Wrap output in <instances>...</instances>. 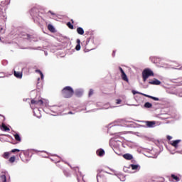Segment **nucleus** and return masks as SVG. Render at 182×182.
<instances>
[{
    "label": "nucleus",
    "mask_w": 182,
    "mask_h": 182,
    "mask_svg": "<svg viewBox=\"0 0 182 182\" xmlns=\"http://www.w3.org/2000/svg\"><path fill=\"white\" fill-rule=\"evenodd\" d=\"M97 182H112L109 173L104 171L103 170L98 169L97 175Z\"/></svg>",
    "instance_id": "obj_1"
},
{
    "label": "nucleus",
    "mask_w": 182,
    "mask_h": 182,
    "mask_svg": "<svg viewBox=\"0 0 182 182\" xmlns=\"http://www.w3.org/2000/svg\"><path fill=\"white\" fill-rule=\"evenodd\" d=\"M61 95L64 99H70L75 95V91L72 87L66 86L61 90Z\"/></svg>",
    "instance_id": "obj_2"
},
{
    "label": "nucleus",
    "mask_w": 182,
    "mask_h": 182,
    "mask_svg": "<svg viewBox=\"0 0 182 182\" xmlns=\"http://www.w3.org/2000/svg\"><path fill=\"white\" fill-rule=\"evenodd\" d=\"M150 76H154V73L150 70V68L144 69L142 72V79L144 82H146Z\"/></svg>",
    "instance_id": "obj_3"
},
{
    "label": "nucleus",
    "mask_w": 182,
    "mask_h": 182,
    "mask_svg": "<svg viewBox=\"0 0 182 182\" xmlns=\"http://www.w3.org/2000/svg\"><path fill=\"white\" fill-rule=\"evenodd\" d=\"M19 157L24 163H26V161H29V156L28 155V152L20 153Z\"/></svg>",
    "instance_id": "obj_4"
},
{
    "label": "nucleus",
    "mask_w": 182,
    "mask_h": 182,
    "mask_svg": "<svg viewBox=\"0 0 182 182\" xmlns=\"http://www.w3.org/2000/svg\"><path fill=\"white\" fill-rule=\"evenodd\" d=\"M119 69L122 73L121 77L122 80H124V82H129V78L127 77L126 73H124V70H123V68H122V67H119Z\"/></svg>",
    "instance_id": "obj_5"
},
{
    "label": "nucleus",
    "mask_w": 182,
    "mask_h": 182,
    "mask_svg": "<svg viewBox=\"0 0 182 182\" xmlns=\"http://www.w3.org/2000/svg\"><path fill=\"white\" fill-rule=\"evenodd\" d=\"M31 105H34V106H43V101L42 100H31Z\"/></svg>",
    "instance_id": "obj_6"
},
{
    "label": "nucleus",
    "mask_w": 182,
    "mask_h": 182,
    "mask_svg": "<svg viewBox=\"0 0 182 182\" xmlns=\"http://www.w3.org/2000/svg\"><path fill=\"white\" fill-rule=\"evenodd\" d=\"M149 85H156L159 86V85H161V82L156 78H154L153 80H149Z\"/></svg>",
    "instance_id": "obj_7"
},
{
    "label": "nucleus",
    "mask_w": 182,
    "mask_h": 182,
    "mask_svg": "<svg viewBox=\"0 0 182 182\" xmlns=\"http://www.w3.org/2000/svg\"><path fill=\"white\" fill-rule=\"evenodd\" d=\"M14 75L17 79H22V71H14Z\"/></svg>",
    "instance_id": "obj_8"
},
{
    "label": "nucleus",
    "mask_w": 182,
    "mask_h": 182,
    "mask_svg": "<svg viewBox=\"0 0 182 182\" xmlns=\"http://www.w3.org/2000/svg\"><path fill=\"white\" fill-rule=\"evenodd\" d=\"M146 124L147 127H154V126L156 125V122L147 121V122H146Z\"/></svg>",
    "instance_id": "obj_9"
},
{
    "label": "nucleus",
    "mask_w": 182,
    "mask_h": 182,
    "mask_svg": "<svg viewBox=\"0 0 182 182\" xmlns=\"http://www.w3.org/2000/svg\"><path fill=\"white\" fill-rule=\"evenodd\" d=\"M96 153L97 155L100 157H103V156H105V150H103L102 149H98Z\"/></svg>",
    "instance_id": "obj_10"
},
{
    "label": "nucleus",
    "mask_w": 182,
    "mask_h": 182,
    "mask_svg": "<svg viewBox=\"0 0 182 182\" xmlns=\"http://www.w3.org/2000/svg\"><path fill=\"white\" fill-rule=\"evenodd\" d=\"M75 96H77V97H80L83 95V90H76L75 92Z\"/></svg>",
    "instance_id": "obj_11"
},
{
    "label": "nucleus",
    "mask_w": 182,
    "mask_h": 182,
    "mask_svg": "<svg viewBox=\"0 0 182 182\" xmlns=\"http://www.w3.org/2000/svg\"><path fill=\"white\" fill-rule=\"evenodd\" d=\"M123 157L125 160H133V155L130 154H125L123 155Z\"/></svg>",
    "instance_id": "obj_12"
},
{
    "label": "nucleus",
    "mask_w": 182,
    "mask_h": 182,
    "mask_svg": "<svg viewBox=\"0 0 182 182\" xmlns=\"http://www.w3.org/2000/svg\"><path fill=\"white\" fill-rule=\"evenodd\" d=\"M14 136L16 141H18V143H21L22 141V139H21V136H19L18 134H15Z\"/></svg>",
    "instance_id": "obj_13"
},
{
    "label": "nucleus",
    "mask_w": 182,
    "mask_h": 182,
    "mask_svg": "<svg viewBox=\"0 0 182 182\" xmlns=\"http://www.w3.org/2000/svg\"><path fill=\"white\" fill-rule=\"evenodd\" d=\"M180 141H181V140L180 139L175 140V141H173V142L171 144V146H173V147H178V143H180Z\"/></svg>",
    "instance_id": "obj_14"
},
{
    "label": "nucleus",
    "mask_w": 182,
    "mask_h": 182,
    "mask_svg": "<svg viewBox=\"0 0 182 182\" xmlns=\"http://www.w3.org/2000/svg\"><path fill=\"white\" fill-rule=\"evenodd\" d=\"M9 156H11V152H4L2 155V158L8 160V159H9Z\"/></svg>",
    "instance_id": "obj_15"
},
{
    "label": "nucleus",
    "mask_w": 182,
    "mask_h": 182,
    "mask_svg": "<svg viewBox=\"0 0 182 182\" xmlns=\"http://www.w3.org/2000/svg\"><path fill=\"white\" fill-rule=\"evenodd\" d=\"M77 32L78 35H83L85 33V31L82 28V27H78L77 28Z\"/></svg>",
    "instance_id": "obj_16"
},
{
    "label": "nucleus",
    "mask_w": 182,
    "mask_h": 182,
    "mask_svg": "<svg viewBox=\"0 0 182 182\" xmlns=\"http://www.w3.org/2000/svg\"><path fill=\"white\" fill-rule=\"evenodd\" d=\"M144 107H145V109H151V107H153V105L150 102H146Z\"/></svg>",
    "instance_id": "obj_17"
},
{
    "label": "nucleus",
    "mask_w": 182,
    "mask_h": 182,
    "mask_svg": "<svg viewBox=\"0 0 182 182\" xmlns=\"http://www.w3.org/2000/svg\"><path fill=\"white\" fill-rule=\"evenodd\" d=\"M171 178H173V180H175V181H180V178H178V176H177L174 174H171Z\"/></svg>",
    "instance_id": "obj_18"
},
{
    "label": "nucleus",
    "mask_w": 182,
    "mask_h": 182,
    "mask_svg": "<svg viewBox=\"0 0 182 182\" xmlns=\"http://www.w3.org/2000/svg\"><path fill=\"white\" fill-rule=\"evenodd\" d=\"M1 127L3 129V130H4V132H9V128L8 127H6V125H5L4 124H2Z\"/></svg>",
    "instance_id": "obj_19"
},
{
    "label": "nucleus",
    "mask_w": 182,
    "mask_h": 182,
    "mask_svg": "<svg viewBox=\"0 0 182 182\" xmlns=\"http://www.w3.org/2000/svg\"><path fill=\"white\" fill-rule=\"evenodd\" d=\"M48 31H50V32H53V31H55V28L53 27V26L49 24L48 26Z\"/></svg>",
    "instance_id": "obj_20"
},
{
    "label": "nucleus",
    "mask_w": 182,
    "mask_h": 182,
    "mask_svg": "<svg viewBox=\"0 0 182 182\" xmlns=\"http://www.w3.org/2000/svg\"><path fill=\"white\" fill-rule=\"evenodd\" d=\"M1 182H6V176H5V175H1Z\"/></svg>",
    "instance_id": "obj_21"
},
{
    "label": "nucleus",
    "mask_w": 182,
    "mask_h": 182,
    "mask_svg": "<svg viewBox=\"0 0 182 182\" xmlns=\"http://www.w3.org/2000/svg\"><path fill=\"white\" fill-rule=\"evenodd\" d=\"M36 73H39L41 75V79H43V73L42 71H41V70H36Z\"/></svg>",
    "instance_id": "obj_22"
},
{
    "label": "nucleus",
    "mask_w": 182,
    "mask_h": 182,
    "mask_svg": "<svg viewBox=\"0 0 182 182\" xmlns=\"http://www.w3.org/2000/svg\"><path fill=\"white\" fill-rule=\"evenodd\" d=\"M15 160H16L15 156H14L9 158V163H15Z\"/></svg>",
    "instance_id": "obj_23"
},
{
    "label": "nucleus",
    "mask_w": 182,
    "mask_h": 182,
    "mask_svg": "<svg viewBox=\"0 0 182 182\" xmlns=\"http://www.w3.org/2000/svg\"><path fill=\"white\" fill-rule=\"evenodd\" d=\"M131 167L132 170H137V168H139V165L132 164Z\"/></svg>",
    "instance_id": "obj_24"
},
{
    "label": "nucleus",
    "mask_w": 182,
    "mask_h": 182,
    "mask_svg": "<svg viewBox=\"0 0 182 182\" xmlns=\"http://www.w3.org/2000/svg\"><path fill=\"white\" fill-rule=\"evenodd\" d=\"M67 26H68L70 29H73V26L72 23H70V22H68V23H67Z\"/></svg>",
    "instance_id": "obj_25"
},
{
    "label": "nucleus",
    "mask_w": 182,
    "mask_h": 182,
    "mask_svg": "<svg viewBox=\"0 0 182 182\" xmlns=\"http://www.w3.org/2000/svg\"><path fill=\"white\" fill-rule=\"evenodd\" d=\"M149 97H150V99H152V100H155L156 102H159L160 100V99L159 97H153V96H151Z\"/></svg>",
    "instance_id": "obj_26"
},
{
    "label": "nucleus",
    "mask_w": 182,
    "mask_h": 182,
    "mask_svg": "<svg viewBox=\"0 0 182 182\" xmlns=\"http://www.w3.org/2000/svg\"><path fill=\"white\" fill-rule=\"evenodd\" d=\"M93 93H94L93 89H90L88 93L89 97H90V96H93Z\"/></svg>",
    "instance_id": "obj_27"
},
{
    "label": "nucleus",
    "mask_w": 182,
    "mask_h": 182,
    "mask_svg": "<svg viewBox=\"0 0 182 182\" xmlns=\"http://www.w3.org/2000/svg\"><path fill=\"white\" fill-rule=\"evenodd\" d=\"M19 151H21V150H19L18 149H12L10 152L11 153H19Z\"/></svg>",
    "instance_id": "obj_28"
},
{
    "label": "nucleus",
    "mask_w": 182,
    "mask_h": 182,
    "mask_svg": "<svg viewBox=\"0 0 182 182\" xmlns=\"http://www.w3.org/2000/svg\"><path fill=\"white\" fill-rule=\"evenodd\" d=\"M75 50H80V44H77V46H75Z\"/></svg>",
    "instance_id": "obj_29"
},
{
    "label": "nucleus",
    "mask_w": 182,
    "mask_h": 182,
    "mask_svg": "<svg viewBox=\"0 0 182 182\" xmlns=\"http://www.w3.org/2000/svg\"><path fill=\"white\" fill-rule=\"evenodd\" d=\"M122 103V100H117V105H120Z\"/></svg>",
    "instance_id": "obj_30"
},
{
    "label": "nucleus",
    "mask_w": 182,
    "mask_h": 182,
    "mask_svg": "<svg viewBox=\"0 0 182 182\" xmlns=\"http://www.w3.org/2000/svg\"><path fill=\"white\" fill-rule=\"evenodd\" d=\"M143 96H145V97H149L150 99V97H151V95H146V94H142Z\"/></svg>",
    "instance_id": "obj_31"
},
{
    "label": "nucleus",
    "mask_w": 182,
    "mask_h": 182,
    "mask_svg": "<svg viewBox=\"0 0 182 182\" xmlns=\"http://www.w3.org/2000/svg\"><path fill=\"white\" fill-rule=\"evenodd\" d=\"M26 36H27L26 39H31V38H32V36L29 34H27Z\"/></svg>",
    "instance_id": "obj_32"
},
{
    "label": "nucleus",
    "mask_w": 182,
    "mask_h": 182,
    "mask_svg": "<svg viewBox=\"0 0 182 182\" xmlns=\"http://www.w3.org/2000/svg\"><path fill=\"white\" fill-rule=\"evenodd\" d=\"M166 139L168 140H171L173 139V137H171V136H167Z\"/></svg>",
    "instance_id": "obj_33"
},
{
    "label": "nucleus",
    "mask_w": 182,
    "mask_h": 182,
    "mask_svg": "<svg viewBox=\"0 0 182 182\" xmlns=\"http://www.w3.org/2000/svg\"><path fill=\"white\" fill-rule=\"evenodd\" d=\"M77 45H80V39H77Z\"/></svg>",
    "instance_id": "obj_34"
},
{
    "label": "nucleus",
    "mask_w": 182,
    "mask_h": 182,
    "mask_svg": "<svg viewBox=\"0 0 182 182\" xmlns=\"http://www.w3.org/2000/svg\"><path fill=\"white\" fill-rule=\"evenodd\" d=\"M132 93H133V95H137V94H139V92H136V91H133Z\"/></svg>",
    "instance_id": "obj_35"
},
{
    "label": "nucleus",
    "mask_w": 182,
    "mask_h": 182,
    "mask_svg": "<svg viewBox=\"0 0 182 182\" xmlns=\"http://www.w3.org/2000/svg\"><path fill=\"white\" fill-rule=\"evenodd\" d=\"M50 14H51V15H55V14L52 13V11H48Z\"/></svg>",
    "instance_id": "obj_36"
},
{
    "label": "nucleus",
    "mask_w": 182,
    "mask_h": 182,
    "mask_svg": "<svg viewBox=\"0 0 182 182\" xmlns=\"http://www.w3.org/2000/svg\"><path fill=\"white\" fill-rule=\"evenodd\" d=\"M178 70H182V66L178 68Z\"/></svg>",
    "instance_id": "obj_37"
},
{
    "label": "nucleus",
    "mask_w": 182,
    "mask_h": 182,
    "mask_svg": "<svg viewBox=\"0 0 182 182\" xmlns=\"http://www.w3.org/2000/svg\"><path fill=\"white\" fill-rule=\"evenodd\" d=\"M68 114H73V113L72 112H69Z\"/></svg>",
    "instance_id": "obj_38"
},
{
    "label": "nucleus",
    "mask_w": 182,
    "mask_h": 182,
    "mask_svg": "<svg viewBox=\"0 0 182 182\" xmlns=\"http://www.w3.org/2000/svg\"><path fill=\"white\" fill-rule=\"evenodd\" d=\"M71 22L72 23H75V21H73V19H71Z\"/></svg>",
    "instance_id": "obj_39"
},
{
    "label": "nucleus",
    "mask_w": 182,
    "mask_h": 182,
    "mask_svg": "<svg viewBox=\"0 0 182 182\" xmlns=\"http://www.w3.org/2000/svg\"><path fill=\"white\" fill-rule=\"evenodd\" d=\"M8 4H9V2L7 0V2L5 4V5H8Z\"/></svg>",
    "instance_id": "obj_40"
},
{
    "label": "nucleus",
    "mask_w": 182,
    "mask_h": 182,
    "mask_svg": "<svg viewBox=\"0 0 182 182\" xmlns=\"http://www.w3.org/2000/svg\"><path fill=\"white\" fill-rule=\"evenodd\" d=\"M2 29H3V28H1V31H2Z\"/></svg>",
    "instance_id": "obj_41"
},
{
    "label": "nucleus",
    "mask_w": 182,
    "mask_h": 182,
    "mask_svg": "<svg viewBox=\"0 0 182 182\" xmlns=\"http://www.w3.org/2000/svg\"><path fill=\"white\" fill-rule=\"evenodd\" d=\"M0 41H1V38H0Z\"/></svg>",
    "instance_id": "obj_42"
}]
</instances>
